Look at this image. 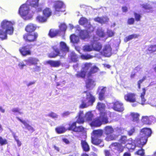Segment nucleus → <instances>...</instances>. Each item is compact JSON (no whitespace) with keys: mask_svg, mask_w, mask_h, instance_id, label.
<instances>
[{"mask_svg":"<svg viewBox=\"0 0 156 156\" xmlns=\"http://www.w3.org/2000/svg\"><path fill=\"white\" fill-rule=\"evenodd\" d=\"M39 0H27L26 3L22 5L19 8V13L21 16L25 20L29 19L27 16L30 9L28 6L34 9V11L39 12L42 11V8L39 4Z\"/></svg>","mask_w":156,"mask_h":156,"instance_id":"1","label":"nucleus"},{"mask_svg":"<svg viewBox=\"0 0 156 156\" xmlns=\"http://www.w3.org/2000/svg\"><path fill=\"white\" fill-rule=\"evenodd\" d=\"M37 26L36 25L30 23L25 27V30L27 33L24 34L23 38L25 42L30 43L36 42L38 37V34L37 32H34L37 29Z\"/></svg>","mask_w":156,"mask_h":156,"instance_id":"2","label":"nucleus"},{"mask_svg":"<svg viewBox=\"0 0 156 156\" xmlns=\"http://www.w3.org/2000/svg\"><path fill=\"white\" fill-rule=\"evenodd\" d=\"M83 93L86 94V98H83L81 101V103L79 106V108H86L90 106L93 105L96 100L95 97L91 92L84 91Z\"/></svg>","mask_w":156,"mask_h":156,"instance_id":"3","label":"nucleus"},{"mask_svg":"<svg viewBox=\"0 0 156 156\" xmlns=\"http://www.w3.org/2000/svg\"><path fill=\"white\" fill-rule=\"evenodd\" d=\"M103 130L102 129H97L93 131L91 134V142L94 145L98 146L103 141L100 138L103 135Z\"/></svg>","mask_w":156,"mask_h":156,"instance_id":"4","label":"nucleus"},{"mask_svg":"<svg viewBox=\"0 0 156 156\" xmlns=\"http://www.w3.org/2000/svg\"><path fill=\"white\" fill-rule=\"evenodd\" d=\"M99 70V68L96 66H94L87 72V79L85 81L86 86L87 88H89L94 85L95 81L91 78L93 75L97 73Z\"/></svg>","mask_w":156,"mask_h":156,"instance_id":"5","label":"nucleus"},{"mask_svg":"<svg viewBox=\"0 0 156 156\" xmlns=\"http://www.w3.org/2000/svg\"><path fill=\"white\" fill-rule=\"evenodd\" d=\"M105 134L106 136L105 140L107 141L116 140L118 138L119 135L112 134L114 132V128L111 126H107L104 129Z\"/></svg>","mask_w":156,"mask_h":156,"instance_id":"6","label":"nucleus"},{"mask_svg":"<svg viewBox=\"0 0 156 156\" xmlns=\"http://www.w3.org/2000/svg\"><path fill=\"white\" fill-rule=\"evenodd\" d=\"M13 24L10 21L6 20H3L1 23V27L5 29L8 34L12 35L13 32Z\"/></svg>","mask_w":156,"mask_h":156,"instance_id":"7","label":"nucleus"},{"mask_svg":"<svg viewBox=\"0 0 156 156\" xmlns=\"http://www.w3.org/2000/svg\"><path fill=\"white\" fill-rule=\"evenodd\" d=\"M92 64L91 62H86L84 64V66L82 68L83 70L78 71L75 74V76L77 78H81L83 79L85 78L86 76V72L84 70H88L92 66Z\"/></svg>","mask_w":156,"mask_h":156,"instance_id":"8","label":"nucleus"},{"mask_svg":"<svg viewBox=\"0 0 156 156\" xmlns=\"http://www.w3.org/2000/svg\"><path fill=\"white\" fill-rule=\"evenodd\" d=\"M147 138L140 135L135 138L134 140V143L136 147L143 148L144 145L147 143Z\"/></svg>","mask_w":156,"mask_h":156,"instance_id":"9","label":"nucleus"},{"mask_svg":"<svg viewBox=\"0 0 156 156\" xmlns=\"http://www.w3.org/2000/svg\"><path fill=\"white\" fill-rule=\"evenodd\" d=\"M79 24L81 25L84 26L87 25L85 27V28L90 32H93L94 31V27L90 24V23L88 22L87 19L85 17H81L79 20Z\"/></svg>","mask_w":156,"mask_h":156,"instance_id":"10","label":"nucleus"},{"mask_svg":"<svg viewBox=\"0 0 156 156\" xmlns=\"http://www.w3.org/2000/svg\"><path fill=\"white\" fill-rule=\"evenodd\" d=\"M112 108L119 112H122L124 110L123 103L119 101H116L113 103Z\"/></svg>","mask_w":156,"mask_h":156,"instance_id":"11","label":"nucleus"},{"mask_svg":"<svg viewBox=\"0 0 156 156\" xmlns=\"http://www.w3.org/2000/svg\"><path fill=\"white\" fill-rule=\"evenodd\" d=\"M54 7L55 12H63L64 10L63 9L65 8V5L62 1H57L55 2Z\"/></svg>","mask_w":156,"mask_h":156,"instance_id":"12","label":"nucleus"},{"mask_svg":"<svg viewBox=\"0 0 156 156\" xmlns=\"http://www.w3.org/2000/svg\"><path fill=\"white\" fill-rule=\"evenodd\" d=\"M136 95L133 93H128L124 96V99L127 102L134 103L137 102Z\"/></svg>","mask_w":156,"mask_h":156,"instance_id":"13","label":"nucleus"},{"mask_svg":"<svg viewBox=\"0 0 156 156\" xmlns=\"http://www.w3.org/2000/svg\"><path fill=\"white\" fill-rule=\"evenodd\" d=\"M30 46V45L27 44L19 48V51L22 55L26 56L31 55V51L29 48Z\"/></svg>","mask_w":156,"mask_h":156,"instance_id":"14","label":"nucleus"},{"mask_svg":"<svg viewBox=\"0 0 156 156\" xmlns=\"http://www.w3.org/2000/svg\"><path fill=\"white\" fill-rule=\"evenodd\" d=\"M111 145L114 150L119 153L122 152L125 147V146H123L118 142L112 143Z\"/></svg>","mask_w":156,"mask_h":156,"instance_id":"15","label":"nucleus"},{"mask_svg":"<svg viewBox=\"0 0 156 156\" xmlns=\"http://www.w3.org/2000/svg\"><path fill=\"white\" fill-rule=\"evenodd\" d=\"M51 48L55 52L51 53L48 55L49 57L50 58H55L58 56H59L61 58V53L59 51L57 45H55L51 46Z\"/></svg>","mask_w":156,"mask_h":156,"instance_id":"16","label":"nucleus"},{"mask_svg":"<svg viewBox=\"0 0 156 156\" xmlns=\"http://www.w3.org/2000/svg\"><path fill=\"white\" fill-rule=\"evenodd\" d=\"M61 48L60 52L61 53L62 58L64 57L66 53L69 51V48L66 44L63 41H61L59 43Z\"/></svg>","mask_w":156,"mask_h":156,"instance_id":"17","label":"nucleus"},{"mask_svg":"<svg viewBox=\"0 0 156 156\" xmlns=\"http://www.w3.org/2000/svg\"><path fill=\"white\" fill-rule=\"evenodd\" d=\"M24 61L26 63L27 65L30 66H36L39 62L38 59L32 57H29L27 59L25 60Z\"/></svg>","mask_w":156,"mask_h":156,"instance_id":"18","label":"nucleus"},{"mask_svg":"<svg viewBox=\"0 0 156 156\" xmlns=\"http://www.w3.org/2000/svg\"><path fill=\"white\" fill-rule=\"evenodd\" d=\"M141 135L145 137V138H148L150 137L151 135L152 132L151 129L149 128H144L141 130Z\"/></svg>","mask_w":156,"mask_h":156,"instance_id":"19","label":"nucleus"},{"mask_svg":"<svg viewBox=\"0 0 156 156\" xmlns=\"http://www.w3.org/2000/svg\"><path fill=\"white\" fill-rule=\"evenodd\" d=\"M155 119V118L152 116H143L141 121L143 124L150 125L151 124V122Z\"/></svg>","mask_w":156,"mask_h":156,"instance_id":"20","label":"nucleus"},{"mask_svg":"<svg viewBox=\"0 0 156 156\" xmlns=\"http://www.w3.org/2000/svg\"><path fill=\"white\" fill-rule=\"evenodd\" d=\"M94 20L102 25L107 23L109 19L106 16H103L101 17H97L94 18Z\"/></svg>","mask_w":156,"mask_h":156,"instance_id":"21","label":"nucleus"},{"mask_svg":"<svg viewBox=\"0 0 156 156\" xmlns=\"http://www.w3.org/2000/svg\"><path fill=\"white\" fill-rule=\"evenodd\" d=\"M60 30L55 29H50L48 33V35L51 38H53L59 35Z\"/></svg>","mask_w":156,"mask_h":156,"instance_id":"22","label":"nucleus"},{"mask_svg":"<svg viewBox=\"0 0 156 156\" xmlns=\"http://www.w3.org/2000/svg\"><path fill=\"white\" fill-rule=\"evenodd\" d=\"M88 32H89L87 29V30H81L79 33V36L80 38L82 40H85L89 38L90 36Z\"/></svg>","mask_w":156,"mask_h":156,"instance_id":"23","label":"nucleus"},{"mask_svg":"<svg viewBox=\"0 0 156 156\" xmlns=\"http://www.w3.org/2000/svg\"><path fill=\"white\" fill-rule=\"evenodd\" d=\"M46 63L49 64L51 67H58L61 65L60 60H49L46 62Z\"/></svg>","mask_w":156,"mask_h":156,"instance_id":"24","label":"nucleus"},{"mask_svg":"<svg viewBox=\"0 0 156 156\" xmlns=\"http://www.w3.org/2000/svg\"><path fill=\"white\" fill-rule=\"evenodd\" d=\"M99 117L102 123L106 124L108 122V118L106 112H101Z\"/></svg>","mask_w":156,"mask_h":156,"instance_id":"25","label":"nucleus"},{"mask_svg":"<svg viewBox=\"0 0 156 156\" xmlns=\"http://www.w3.org/2000/svg\"><path fill=\"white\" fill-rule=\"evenodd\" d=\"M103 55L106 57L110 56L112 54V48L110 46H105L103 50Z\"/></svg>","mask_w":156,"mask_h":156,"instance_id":"26","label":"nucleus"},{"mask_svg":"<svg viewBox=\"0 0 156 156\" xmlns=\"http://www.w3.org/2000/svg\"><path fill=\"white\" fill-rule=\"evenodd\" d=\"M16 119L20 122L22 123L29 131L33 132L34 131V128L28 124L26 121L23 120L19 117H16Z\"/></svg>","mask_w":156,"mask_h":156,"instance_id":"27","label":"nucleus"},{"mask_svg":"<svg viewBox=\"0 0 156 156\" xmlns=\"http://www.w3.org/2000/svg\"><path fill=\"white\" fill-rule=\"evenodd\" d=\"M91 45L93 47V50L96 51H100L102 48L101 44L99 42L96 41H94Z\"/></svg>","mask_w":156,"mask_h":156,"instance_id":"28","label":"nucleus"},{"mask_svg":"<svg viewBox=\"0 0 156 156\" xmlns=\"http://www.w3.org/2000/svg\"><path fill=\"white\" fill-rule=\"evenodd\" d=\"M102 124L101 121L99 117L94 119L90 123L91 126L96 127L100 126Z\"/></svg>","mask_w":156,"mask_h":156,"instance_id":"29","label":"nucleus"},{"mask_svg":"<svg viewBox=\"0 0 156 156\" xmlns=\"http://www.w3.org/2000/svg\"><path fill=\"white\" fill-rule=\"evenodd\" d=\"M81 145L83 151H84L88 152L90 151L89 146L85 140H81Z\"/></svg>","mask_w":156,"mask_h":156,"instance_id":"30","label":"nucleus"},{"mask_svg":"<svg viewBox=\"0 0 156 156\" xmlns=\"http://www.w3.org/2000/svg\"><path fill=\"white\" fill-rule=\"evenodd\" d=\"M106 88L105 87H103L99 94L98 99L101 101L104 100L105 98V93Z\"/></svg>","mask_w":156,"mask_h":156,"instance_id":"31","label":"nucleus"},{"mask_svg":"<svg viewBox=\"0 0 156 156\" xmlns=\"http://www.w3.org/2000/svg\"><path fill=\"white\" fill-rule=\"evenodd\" d=\"M148 53L152 54L156 52V44L149 45L146 50Z\"/></svg>","mask_w":156,"mask_h":156,"instance_id":"32","label":"nucleus"},{"mask_svg":"<svg viewBox=\"0 0 156 156\" xmlns=\"http://www.w3.org/2000/svg\"><path fill=\"white\" fill-rule=\"evenodd\" d=\"M70 38L71 42L73 44H77L79 41V37L74 34L70 35Z\"/></svg>","mask_w":156,"mask_h":156,"instance_id":"33","label":"nucleus"},{"mask_svg":"<svg viewBox=\"0 0 156 156\" xmlns=\"http://www.w3.org/2000/svg\"><path fill=\"white\" fill-rule=\"evenodd\" d=\"M84 117L87 121H91L94 118V115L91 112L89 111L86 113Z\"/></svg>","mask_w":156,"mask_h":156,"instance_id":"34","label":"nucleus"},{"mask_svg":"<svg viewBox=\"0 0 156 156\" xmlns=\"http://www.w3.org/2000/svg\"><path fill=\"white\" fill-rule=\"evenodd\" d=\"M43 14L47 18L50 17L52 14V11L50 9L46 8L43 10Z\"/></svg>","mask_w":156,"mask_h":156,"instance_id":"35","label":"nucleus"},{"mask_svg":"<svg viewBox=\"0 0 156 156\" xmlns=\"http://www.w3.org/2000/svg\"><path fill=\"white\" fill-rule=\"evenodd\" d=\"M136 145L132 143H128L126 145V147L127 148L129 152H132L134 151L136 147Z\"/></svg>","mask_w":156,"mask_h":156,"instance_id":"36","label":"nucleus"},{"mask_svg":"<svg viewBox=\"0 0 156 156\" xmlns=\"http://www.w3.org/2000/svg\"><path fill=\"white\" fill-rule=\"evenodd\" d=\"M139 36V34H133L130 35L126 37L124 39V41L125 42H127L129 40L137 38Z\"/></svg>","mask_w":156,"mask_h":156,"instance_id":"37","label":"nucleus"},{"mask_svg":"<svg viewBox=\"0 0 156 156\" xmlns=\"http://www.w3.org/2000/svg\"><path fill=\"white\" fill-rule=\"evenodd\" d=\"M55 129L56 132L59 134L64 133L66 130L64 127L62 126L56 127Z\"/></svg>","mask_w":156,"mask_h":156,"instance_id":"38","label":"nucleus"},{"mask_svg":"<svg viewBox=\"0 0 156 156\" xmlns=\"http://www.w3.org/2000/svg\"><path fill=\"white\" fill-rule=\"evenodd\" d=\"M132 116V120L134 122H138L139 121L140 115L136 113H132L131 114Z\"/></svg>","mask_w":156,"mask_h":156,"instance_id":"39","label":"nucleus"},{"mask_svg":"<svg viewBox=\"0 0 156 156\" xmlns=\"http://www.w3.org/2000/svg\"><path fill=\"white\" fill-rule=\"evenodd\" d=\"M119 143L122 145L126 144L128 141L127 137L126 136H122L119 140Z\"/></svg>","mask_w":156,"mask_h":156,"instance_id":"40","label":"nucleus"},{"mask_svg":"<svg viewBox=\"0 0 156 156\" xmlns=\"http://www.w3.org/2000/svg\"><path fill=\"white\" fill-rule=\"evenodd\" d=\"M105 106L104 104L98 102L97 103V108L101 112H103L105 109Z\"/></svg>","mask_w":156,"mask_h":156,"instance_id":"41","label":"nucleus"},{"mask_svg":"<svg viewBox=\"0 0 156 156\" xmlns=\"http://www.w3.org/2000/svg\"><path fill=\"white\" fill-rule=\"evenodd\" d=\"M7 32L6 30L4 31L1 29H0V39L1 40H3L7 39Z\"/></svg>","mask_w":156,"mask_h":156,"instance_id":"42","label":"nucleus"},{"mask_svg":"<svg viewBox=\"0 0 156 156\" xmlns=\"http://www.w3.org/2000/svg\"><path fill=\"white\" fill-rule=\"evenodd\" d=\"M142 92L141 94V95L140 96V97L141 98V104L142 105H144L145 101L146 99L144 98V96L145 94L146 93V89L145 88H142Z\"/></svg>","mask_w":156,"mask_h":156,"instance_id":"43","label":"nucleus"},{"mask_svg":"<svg viewBox=\"0 0 156 156\" xmlns=\"http://www.w3.org/2000/svg\"><path fill=\"white\" fill-rule=\"evenodd\" d=\"M96 34L100 37H104L105 36V34L101 28L97 29L96 31Z\"/></svg>","mask_w":156,"mask_h":156,"instance_id":"44","label":"nucleus"},{"mask_svg":"<svg viewBox=\"0 0 156 156\" xmlns=\"http://www.w3.org/2000/svg\"><path fill=\"white\" fill-rule=\"evenodd\" d=\"M70 59L71 61L74 62L77 61L78 56L74 52H72L70 54Z\"/></svg>","mask_w":156,"mask_h":156,"instance_id":"45","label":"nucleus"},{"mask_svg":"<svg viewBox=\"0 0 156 156\" xmlns=\"http://www.w3.org/2000/svg\"><path fill=\"white\" fill-rule=\"evenodd\" d=\"M36 19L39 22L43 23L46 21L47 18L44 16L39 15L37 16Z\"/></svg>","mask_w":156,"mask_h":156,"instance_id":"46","label":"nucleus"},{"mask_svg":"<svg viewBox=\"0 0 156 156\" xmlns=\"http://www.w3.org/2000/svg\"><path fill=\"white\" fill-rule=\"evenodd\" d=\"M76 122H74L71 124H69V127L68 128V129L69 130H72L74 132L76 129Z\"/></svg>","mask_w":156,"mask_h":156,"instance_id":"47","label":"nucleus"},{"mask_svg":"<svg viewBox=\"0 0 156 156\" xmlns=\"http://www.w3.org/2000/svg\"><path fill=\"white\" fill-rule=\"evenodd\" d=\"M85 131L84 128L82 126H76L74 132L77 133H83Z\"/></svg>","mask_w":156,"mask_h":156,"instance_id":"48","label":"nucleus"},{"mask_svg":"<svg viewBox=\"0 0 156 156\" xmlns=\"http://www.w3.org/2000/svg\"><path fill=\"white\" fill-rule=\"evenodd\" d=\"M59 30H60V32L63 31L64 33L66 31L67 28L66 25L64 23H61L59 26Z\"/></svg>","mask_w":156,"mask_h":156,"instance_id":"49","label":"nucleus"},{"mask_svg":"<svg viewBox=\"0 0 156 156\" xmlns=\"http://www.w3.org/2000/svg\"><path fill=\"white\" fill-rule=\"evenodd\" d=\"M145 152L144 150L142 148H140V149L136 151L135 154L141 156H143L144 155Z\"/></svg>","mask_w":156,"mask_h":156,"instance_id":"50","label":"nucleus"},{"mask_svg":"<svg viewBox=\"0 0 156 156\" xmlns=\"http://www.w3.org/2000/svg\"><path fill=\"white\" fill-rule=\"evenodd\" d=\"M135 17V20L137 22L140 20L142 16L140 14L134 12L133 13Z\"/></svg>","mask_w":156,"mask_h":156,"instance_id":"51","label":"nucleus"},{"mask_svg":"<svg viewBox=\"0 0 156 156\" xmlns=\"http://www.w3.org/2000/svg\"><path fill=\"white\" fill-rule=\"evenodd\" d=\"M8 143V141L6 139H3L2 137L0 136V145L3 146L7 144Z\"/></svg>","mask_w":156,"mask_h":156,"instance_id":"52","label":"nucleus"},{"mask_svg":"<svg viewBox=\"0 0 156 156\" xmlns=\"http://www.w3.org/2000/svg\"><path fill=\"white\" fill-rule=\"evenodd\" d=\"M84 50L85 51H90L93 50V47L90 45H85L83 47Z\"/></svg>","mask_w":156,"mask_h":156,"instance_id":"53","label":"nucleus"},{"mask_svg":"<svg viewBox=\"0 0 156 156\" xmlns=\"http://www.w3.org/2000/svg\"><path fill=\"white\" fill-rule=\"evenodd\" d=\"M134 18L133 17H131L128 19L127 23L128 25H132L134 23Z\"/></svg>","mask_w":156,"mask_h":156,"instance_id":"54","label":"nucleus"},{"mask_svg":"<svg viewBox=\"0 0 156 156\" xmlns=\"http://www.w3.org/2000/svg\"><path fill=\"white\" fill-rule=\"evenodd\" d=\"M142 8L145 10H150L152 9V7L150 6V5L147 4H143L141 5Z\"/></svg>","mask_w":156,"mask_h":156,"instance_id":"55","label":"nucleus"},{"mask_svg":"<svg viewBox=\"0 0 156 156\" xmlns=\"http://www.w3.org/2000/svg\"><path fill=\"white\" fill-rule=\"evenodd\" d=\"M81 57L83 59L87 60L92 58L93 56L87 54L86 55H81Z\"/></svg>","mask_w":156,"mask_h":156,"instance_id":"56","label":"nucleus"},{"mask_svg":"<svg viewBox=\"0 0 156 156\" xmlns=\"http://www.w3.org/2000/svg\"><path fill=\"white\" fill-rule=\"evenodd\" d=\"M76 122L79 124L83 123L84 122L83 117H82V116H78V118Z\"/></svg>","mask_w":156,"mask_h":156,"instance_id":"57","label":"nucleus"},{"mask_svg":"<svg viewBox=\"0 0 156 156\" xmlns=\"http://www.w3.org/2000/svg\"><path fill=\"white\" fill-rule=\"evenodd\" d=\"M107 35L109 37H112L114 34V32L110 30H108L107 32Z\"/></svg>","mask_w":156,"mask_h":156,"instance_id":"58","label":"nucleus"},{"mask_svg":"<svg viewBox=\"0 0 156 156\" xmlns=\"http://www.w3.org/2000/svg\"><path fill=\"white\" fill-rule=\"evenodd\" d=\"M48 116L53 118H57L58 117L56 114L52 112H51L49 114Z\"/></svg>","mask_w":156,"mask_h":156,"instance_id":"59","label":"nucleus"},{"mask_svg":"<svg viewBox=\"0 0 156 156\" xmlns=\"http://www.w3.org/2000/svg\"><path fill=\"white\" fill-rule=\"evenodd\" d=\"M135 128L133 127L130 129L127 132L129 136L132 135L135 132Z\"/></svg>","mask_w":156,"mask_h":156,"instance_id":"60","label":"nucleus"},{"mask_svg":"<svg viewBox=\"0 0 156 156\" xmlns=\"http://www.w3.org/2000/svg\"><path fill=\"white\" fill-rule=\"evenodd\" d=\"M12 111L14 113L17 112L20 114H21L22 113V112H20V109L18 108H13L12 110Z\"/></svg>","mask_w":156,"mask_h":156,"instance_id":"61","label":"nucleus"},{"mask_svg":"<svg viewBox=\"0 0 156 156\" xmlns=\"http://www.w3.org/2000/svg\"><path fill=\"white\" fill-rule=\"evenodd\" d=\"M147 77L146 76H144L142 79L140 80L137 82L142 83V82L146 79Z\"/></svg>","mask_w":156,"mask_h":156,"instance_id":"62","label":"nucleus"},{"mask_svg":"<svg viewBox=\"0 0 156 156\" xmlns=\"http://www.w3.org/2000/svg\"><path fill=\"white\" fill-rule=\"evenodd\" d=\"M70 114V112L68 111H67L63 113L62 116L64 117L67 116H68Z\"/></svg>","mask_w":156,"mask_h":156,"instance_id":"63","label":"nucleus"},{"mask_svg":"<svg viewBox=\"0 0 156 156\" xmlns=\"http://www.w3.org/2000/svg\"><path fill=\"white\" fill-rule=\"evenodd\" d=\"M104 152L105 156H111L110 152L108 150H105Z\"/></svg>","mask_w":156,"mask_h":156,"instance_id":"64","label":"nucleus"}]
</instances>
